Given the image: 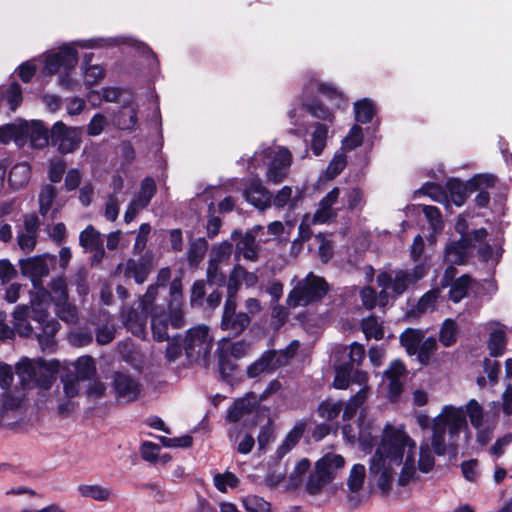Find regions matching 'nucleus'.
Returning a JSON list of instances; mask_svg holds the SVG:
<instances>
[{
  "mask_svg": "<svg viewBox=\"0 0 512 512\" xmlns=\"http://www.w3.org/2000/svg\"><path fill=\"white\" fill-rule=\"evenodd\" d=\"M358 430L357 440L365 452H371L376 445L369 463V475L382 495H389L395 471L401 464L403 467L398 478L399 485L405 486L414 478L416 443L403 425L386 424L377 443L372 425L365 424L362 417L359 419Z\"/></svg>",
  "mask_w": 512,
  "mask_h": 512,
  "instance_id": "nucleus-1",
  "label": "nucleus"
},
{
  "mask_svg": "<svg viewBox=\"0 0 512 512\" xmlns=\"http://www.w3.org/2000/svg\"><path fill=\"white\" fill-rule=\"evenodd\" d=\"M48 293L39 290L31 294L30 306L18 305L13 312V334L23 337L35 336L44 352H53L56 347L55 335L59 330L57 320L47 313Z\"/></svg>",
  "mask_w": 512,
  "mask_h": 512,
  "instance_id": "nucleus-2",
  "label": "nucleus"
},
{
  "mask_svg": "<svg viewBox=\"0 0 512 512\" xmlns=\"http://www.w3.org/2000/svg\"><path fill=\"white\" fill-rule=\"evenodd\" d=\"M247 163V170L254 173L257 169H265V179L268 183L280 184L288 178L293 163L292 152L285 146L261 144L251 157L241 158Z\"/></svg>",
  "mask_w": 512,
  "mask_h": 512,
  "instance_id": "nucleus-3",
  "label": "nucleus"
},
{
  "mask_svg": "<svg viewBox=\"0 0 512 512\" xmlns=\"http://www.w3.org/2000/svg\"><path fill=\"white\" fill-rule=\"evenodd\" d=\"M467 428L464 408L446 405L432 420L431 446L435 454L444 455L447 447L456 451L458 437L461 431Z\"/></svg>",
  "mask_w": 512,
  "mask_h": 512,
  "instance_id": "nucleus-4",
  "label": "nucleus"
},
{
  "mask_svg": "<svg viewBox=\"0 0 512 512\" xmlns=\"http://www.w3.org/2000/svg\"><path fill=\"white\" fill-rule=\"evenodd\" d=\"M317 89V91L322 94L323 96L327 97L331 100H338L342 101L343 96L342 92L338 90L337 87H335L331 83L326 82H320L318 80H311L305 87L303 91V98L307 97L308 92L311 90ZM306 112L311 114L313 117L325 120V121H332L333 119V113L330 109L323 106L319 103L314 104H308L305 102V99H303V104L301 107L292 108L288 111V117L290 120V124L294 126V129H291L292 133L295 134H302L305 135L307 132V126H306Z\"/></svg>",
  "mask_w": 512,
  "mask_h": 512,
  "instance_id": "nucleus-5",
  "label": "nucleus"
},
{
  "mask_svg": "<svg viewBox=\"0 0 512 512\" xmlns=\"http://www.w3.org/2000/svg\"><path fill=\"white\" fill-rule=\"evenodd\" d=\"M43 75L59 76L58 83L66 89H72L77 81L71 76V72L78 63V52L74 46L65 44L58 51H50L41 56Z\"/></svg>",
  "mask_w": 512,
  "mask_h": 512,
  "instance_id": "nucleus-6",
  "label": "nucleus"
},
{
  "mask_svg": "<svg viewBox=\"0 0 512 512\" xmlns=\"http://www.w3.org/2000/svg\"><path fill=\"white\" fill-rule=\"evenodd\" d=\"M159 285H150L145 294L140 298L142 312L151 318V330L156 341L168 340V310L160 305Z\"/></svg>",
  "mask_w": 512,
  "mask_h": 512,
  "instance_id": "nucleus-7",
  "label": "nucleus"
},
{
  "mask_svg": "<svg viewBox=\"0 0 512 512\" xmlns=\"http://www.w3.org/2000/svg\"><path fill=\"white\" fill-rule=\"evenodd\" d=\"M293 289L288 295L290 307L306 306L320 300L328 291V283L324 278L308 273L305 278L292 280Z\"/></svg>",
  "mask_w": 512,
  "mask_h": 512,
  "instance_id": "nucleus-8",
  "label": "nucleus"
},
{
  "mask_svg": "<svg viewBox=\"0 0 512 512\" xmlns=\"http://www.w3.org/2000/svg\"><path fill=\"white\" fill-rule=\"evenodd\" d=\"M16 369L23 384L33 383L38 387L48 389L51 387L54 373L58 369V362L55 360L24 359L17 365Z\"/></svg>",
  "mask_w": 512,
  "mask_h": 512,
  "instance_id": "nucleus-9",
  "label": "nucleus"
},
{
  "mask_svg": "<svg viewBox=\"0 0 512 512\" xmlns=\"http://www.w3.org/2000/svg\"><path fill=\"white\" fill-rule=\"evenodd\" d=\"M213 346V337L206 325L189 329L183 339V348L189 363L206 365Z\"/></svg>",
  "mask_w": 512,
  "mask_h": 512,
  "instance_id": "nucleus-10",
  "label": "nucleus"
},
{
  "mask_svg": "<svg viewBox=\"0 0 512 512\" xmlns=\"http://www.w3.org/2000/svg\"><path fill=\"white\" fill-rule=\"evenodd\" d=\"M345 464L344 458L339 454L327 453L320 458L315 465V471L309 475L307 491L310 494H318L322 488L330 483L336 473Z\"/></svg>",
  "mask_w": 512,
  "mask_h": 512,
  "instance_id": "nucleus-11",
  "label": "nucleus"
},
{
  "mask_svg": "<svg viewBox=\"0 0 512 512\" xmlns=\"http://www.w3.org/2000/svg\"><path fill=\"white\" fill-rule=\"evenodd\" d=\"M54 261L55 256L48 253L19 260L21 274L31 280L36 292L44 290L42 288V279L48 276L50 265Z\"/></svg>",
  "mask_w": 512,
  "mask_h": 512,
  "instance_id": "nucleus-12",
  "label": "nucleus"
},
{
  "mask_svg": "<svg viewBox=\"0 0 512 512\" xmlns=\"http://www.w3.org/2000/svg\"><path fill=\"white\" fill-rule=\"evenodd\" d=\"M51 141L60 153H71L77 149L80 144V129L67 127L63 122H57L53 125L51 130Z\"/></svg>",
  "mask_w": 512,
  "mask_h": 512,
  "instance_id": "nucleus-13",
  "label": "nucleus"
},
{
  "mask_svg": "<svg viewBox=\"0 0 512 512\" xmlns=\"http://www.w3.org/2000/svg\"><path fill=\"white\" fill-rule=\"evenodd\" d=\"M378 286L383 290L380 293V299L382 295L386 294L387 291L391 290L393 294L399 296L403 294L412 284L408 270H392L390 272H381L377 275Z\"/></svg>",
  "mask_w": 512,
  "mask_h": 512,
  "instance_id": "nucleus-14",
  "label": "nucleus"
},
{
  "mask_svg": "<svg viewBox=\"0 0 512 512\" xmlns=\"http://www.w3.org/2000/svg\"><path fill=\"white\" fill-rule=\"evenodd\" d=\"M112 388L116 398L125 402L136 400L141 393V384L134 377L123 372L114 373Z\"/></svg>",
  "mask_w": 512,
  "mask_h": 512,
  "instance_id": "nucleus-15",
  "label": "nucleus"
},
{
  "mask_svg": "<svg viewBox=\"0 0 512 512\" xmlns=\"http://www.w3.org/2000/svg\"><path fill=\"white\" fill-rule=\"evenodd\" d=\"M169 324L174 329L184 326L182 284L179 279L170 283V299L167 303Z\"/></svg>",
  "mask_w": 512,
  "mask_h": 512,
  "instance_id": "nucleus-16",
  "label": "nucleus"
},
{
  "mask_svg": "<svg viewBox=\"0 0 512 512\" xmlns=\"http://www.w3.org/2000/svg\"><path fill=\"white\" fill-rule=\"evenodd\" d=\"M243 196L248 203L260 210L266 209L271 204V194L258 178H253L246 184Z\"/></svg>",
  "mask_w": 512,
  "mask_h": 512,
  "instance_id": "nucleus-17",
  "label": "nucleus"
},
{
  "mask_svg": "<svg viewBox=\"0 0 512 512\" xmlns=\"http://www.w3.org/2000/svg\"><path fill=\"white\" fill-rule=\"evenodd\" d=\"M122 268L126 278H133L137 284H142L146 281L152 270V262L151 259L145 255L139 259H128L124 264L118 266V269Z\"/></svg>",
  "mask_w": 512,
  "mask_h": 512,
  "instance_id": "nucleus-18",
  "label": "nucleus"
},
{
  "mask_svg": "<svg viewBox=\"0 0 512 512\" xmlns=\"http://www.w3.org/2000/svg\"><path fill=\"white\" fill-rule=\"evenodd\" d=\"M260 230H262V227L257 225L254 226L250 232H247L244 235L239 234V239L236 242V255L242 256L244 259L250 261L257 260L258 246L256 244L255 238Z\"/></svg>",
  "mask_w": 512,
  "mask_h": 512,
  "instance_id": "nucleus-19",
  "label": "nucleus"
},
{
  "mask_svg": "<svg viewBox=\"0 0 512 512\" xmlns=\"http://www.w3.org/2000/svg\"><path fill=\"white\" fill-rule=\"evenodd\" d=\"M23 145L29 139L34 148H43L48 144V132L39 121H22Z\"/></svg>",
  "mask_w": 512,
  "mask_h": 512,
  "instance_id": "nucleus-20",
  "label": "nucleus"
},
{
  "mask_svg": "<svg viewBox=\"0 0 512 512\" xmlns=\"http://www.w3.org/2000/svg\"><path fill=\"white\" fill-rule=\"evenodd\" d=\"M148 315L133 308L123 309L121 319L125 327L135 336L144 338Z\"/></svg>",
  "mask_w": 512,
  "mask_h": 512,
  "instance_id": "nucleus-21",
  "label": "nucleus"
},
{
  "mask_svg": "<svg viewBox=\"0 0 512 512\" xmlns=\"http://www.w3.org/2000/svg\"><path fill=\"white\" fill-rule=\"evenodd\" d=\"M271 200L277 208L287 207L289 210H295L302 200V191L299 188L283 186Z\"/></svg>",
  "mask_w": 512,
  "mask_h": 512,
  "instance_id": "nucleus-22",
  "label": "nucleus"
},
{
  "mask_svg": "<svg viewBox=\"0 0 512 512\" xmlns=\"http://www.w3.org/2000/svg\"><path fill=\"white\" fill-rule=\"evenodd\" d=\"M405 372V366L399 360L393 361L385 371V377L389 380L388 387L391 396L396 397L402 391Z\"/></svg>",
  "mask_w": 512,
  "mask_h": 512,
  "instance_id": "nucleus-23",
  "label": "nucleus"
},
{
  "mask_svg": "<svg viewBox=\"0 0 512 512\" xmlns=\"http://www.w3.org/2000/svg\"><path fill=\"white\" fill-rule=\"evenodd\" d=\"M490 334L488 349L492 357L501 356L506 348V329L499 323H492L489 326Z\"/></svg>",
  "mask_w": 512,
  "mask_h": 512,
  "instance_id": "nucleus-24",
  "label": "nucleus"
},
{
  "mask_svg": "<svg viewBox=\"0 0 512 512\" xmlns=\"http://www.w3.org/2000/svg\"><path fill=\"white\" fill-rule=\"evenodd\" d=\"M251 318L247 313L234 312L233 314L223 315L221 320V329L229 331L233 335L241 334L250 324Z\"/></svg>",
  "mask_w": 512,
  "mask_h": 512,
  "instance_id": "nucleus-25",
  "label": "nucleus"
},
{
  "mask_svg": "<svg viewBox=\"0 0 512 512\" xmlns=\"http://www.w3.org/2000/svg\"><path fill=\"white\" fill-rule=\"evenodd\" d=\"M476 243L475 241H463V239L451 243L445 250V260L451 264H463L469 256V248Z\"/></svg>",
  "mask_w": 512,
  "mask_h": 512,
  "instance_id": "nucleus-26",
  "label": "nucleus"
},
{
  "mask_svg": "<svg viewBox=\"0 0 512 512\" xmlns=\"http://www.w3.org/2000/svg\"><path fill=\"white\" fill-rule=\"evenodd\" d=\"M448 193V204L452 202L456 206H462L470 192H472L467 183L461 182L459 179L451 178L446 183Z\"/></svg>",
  "mask_w": 512,
  "mask_h": 512,
  "instance_id": "nucleus-27",
  "label": "nucleus"
},
{
  "mask_svg": "<svg viewBox=\"0 0 512 512\" xmlns=\"http://www.w3.org/2000/svg\"><path fill=\"white\" fill-rule=\"evenodd\" d=\"M277 354L278 352L276 351L265 352L258 360L248 366L247 375L250 378H255L264 372L273 370L276 364H280L279 360H277L276 363L273 362Z\"/></svg>",
  "mask_w": 512,
  "mask_h": 512,
  "instance_id": "nucleus-28",
  "label": "nucleus"
},
{
  "mask_svg": "<svg viewBox=\"0 0 512 512\" xmlns=\"http://www.w3.org/2000/svg\"><path fill=\"white\" fill-rule=\"evenodd\" d=\"M440 292L438 289H432L426 292L418 301V303L410 310V315L419 317L426 313L433 312L438 303Z\"/></svg>",
  "mask_w": 512,
  "mask_h": 512,
  "instance_id": "nucleus-29",
  "label": "nucleus"
},
{
  "mask_svg": "<svg viewBox=\"0 0 512 512\" xmlns=\"http://www.w3.org/2000/svg\"><path fill=\"white\" fill-rule=\"evenodd\" d=\"M256 402L252 401L249 397L237 399L229 408L227 419L230 422H237L245 415H248L255 408Z\"/></svg>",
  "mask_w": 512,
  "mask_h": 512,
  "instance_id": "nucleus-30",
  "label": "nucleus"
},
{
  "mask_svg": "<svg viewBox=\"0 0 512 512\" xmlns=\"http://www.w3.org/2000/svg\"><path fill=\"white\" fill-rule=\"evenodd\" d=\"M304 432V425L298 424L286 435L285 439L276 450V457L278 460L282 459L289 453L299 442Z\"/></svg>",
  "mask_w": 512,
  "mask_h": 512,
  "instance_id": "nucleus-31",
  "label": "nucleus"
},
{
  "mask_svg": "<svg viewBox=\"0 0 512 512\" xmlns=\"http://www.w3.org/2000/svg\"><path fill=\"white\" fill-rule=\"evenodd\" d=\"M31 175V168L28 163L22 162L14 165L9 173V183L15 189L27 185Z\"/></svg>",
  "mask_w": 512,
  "mask_h": 512,
  "instance_id": "nucleus-32",
  "label": "nucleus"
},
{
  "mask_svg": "<svg viewBox=\"0 0 512 512\" xmlns=\"http://www.w3.org/2000/svg\"><path fill=\"white\" fill-rule=\"evenodd\" d=\"M73 366L76 372L75 378L80 381L92 380L96 374L95 361L91 356L79 357Z\"/></svg>",
  "mask_w": 512,
  "mask_h": 512,
  "instance_id": "nucleus-33",
  "label": "nucleus"
},
{
  "mask_svg": "<svg viewBox=\"0 0 512 512\" xmlns=\"http://www.w3.org/2000/svg\"><path fill=\"white\" fill-rule=\"evenodd\" d=\"M14 141L17 146H23L22 121L0 126V144Z\"/></svg>",
  "mask_w": 512,
  "mask_h": 512,
  "instance_id": "nucleus-34",
  "label": "nucleus"
},
{
  "mask_svg": "<svg viewBox=\"0 0 512 512\" xmlns=\"http://www.w3.org/2000/svg\"><path fill=\"white\" fill-rule=\"evenodd\" d=\"M79 244L86 252H92L103 245L101 233L92 225H88L79 235Z\"/></svg>",
  "mask_w": 512,
  "mask_h": 512,
  "instance_id": "nucleus-35",
  "label": "nucleus"
},
{
  "mask_svg": "<svg viewBox=\"0 0 512 512\" xmlns=\"http://www.w3.org/2000/svg\"><path fill=\"white\" fill-rule=\"evenodd\" d=\"M78 492L82 497L91 498L95 501L104 502L109 501L113 495L112 490L108 487L101 485H80Z\"/></svg>",
  "mask_w": 512,
  "mask_h": 512,
  "instance_id": "nucleus-36",
  "label": "nucleus"
},
{
  "mask_svg": "<svg viewBox=\"0 0 512 512\" xmlns=\"http://www.w3.org/2000/svg\"><path fill=\"white\" fill-rule=\"evenodd\" d=\"M424 338V332L418 329L408 328L400 336V342L410 355H415Z\"/></svg>",
  "mask_w": 512,
  "mask_h": 512,
  "instance_id": "nucleus-37",
  "label": "nucleus"
},
{
  "mask_svg": "<svg viewBox=\"0 0 512 512\" xmlns=\"http://www.w3.org/2000/svg\"><path fill=\"white\" fill-rule=\"evenodd\" d=\"M328 138V127L322 123H316L311 135V150L314 155L319 156L326 147Z\"/></svg>",
  "mask_w": 512,
  "mask_h": 512,
  "instance_id": "nucleus-38",
  "label": "nucleus"
},
{
  "mask_svg": "<svg viewBox=\"0 0 512 512\" xmlns=\"http://www.w3.org/2000/svg\"><path fill=\"white\" fill-rule=\"evenodd\" d=\"M468 227L469 226L466 218L460 215L455 224V229L460 234V239H463V241L481 242L483 239L486 238L487 232L485 229H477L470 233L468 231Z\"/></svg>",
  "mask_w": 512,
  "mask_h": 512,
  "instance_id": "nucleus-39",
  "label": "nucleus"
},
{
  "mask_svg": "<svg viewBox=\"0 0 512 512\" xmlns=\"http://www.w3.org/2000/svg\"><path fill=\"white\" fill-rule=\"evenodd\" d=\"M355 119L362 124L369 123L376 113L373 101L368 98L361 99L354 104Z\"/></svg>",
  "mask_w": 512,
  "mask_h": 512,
  "instance_id": "nucleus-40",
  "label": "nucleus"
},
{
  "mask_svg": "<svg viewBox=\"0 0 512 512\" xmlns=\"http://www.w3.org/2000/svg\"><path fill=\"white\" fill-rule=\"evenodd\" d=\"M219 350L237 360L247 355L250 350V344L243 340L234 343L222 340L219 343Z\"/></svg>",
  "mask_w": 512,
  "mask_h": 512,
  "instance_id": "nucleus-41",
  "label": "nucleus"
},
{
  "mask_svg": "<svg viewBox=\"0 0 512 512\" xmlns=\"http://www.w3.org/2000/svg\"><path fill=\"white\" fill-rule=\"evenodd\" d=\"M368 388H361L353 397H351L345 404L344 412H343V420L352 419L357 410L364 404L367 399Z\"/></svg>",
  "mask_w": 512,
  "mask_h": 512,
  "instance_id": "nucleus-42",
  "label": "nucleus"
},
{
  "mask_svg": "<svg viewBox=\"0 0 512 512\" xmlns=\"http://www.w3.org/2000/svg\"><path fill=\"white\" fill-rule=\"evenodd\" d=\"M366 477V468L362 464H355L352 466L349 477L347 480V485L352 493L359 492L364 484V480Z\"/></svg>",
  "mask_w": 512,
  "mask_h": 512,
  "instance_id": "nucleus-43",
  "label": "nucleus"
},
{
  "mask_svg": "<svg viewBox=\"0 0 512 512\" xmlns=\"http://www.w3.org/2000/svg\"><path fill=\"white\" fill-rule=\"evenodd\" d=\"M21 397L12 393L11 391H5L2 394L0 400V425L8 416L10 411L17 409L21 403Z\"/></svg>",
  "mask_w": 512,
  "mask_h": 512,
  "instance_id": "nucleus-44",
  "label": "nucleus"
},
{
  "mask_svg": "<svg viewBox=\"0 0 512 512\" xmlns=\"http://www.w3.org/2000/svg\"><path fill=\"white\" fill-rule=\"evenodd\" d=\"M457 333L456 323L452 319H446L440 329L439 340L444 346L449 347L456 342Z\"/></svg>",
  "mask_w": 512,
  "mask_h": 512,
  "instance_id": "nucleus-45",
  "label": "nucleus"
},
{
  "mask_svg": "<svg viewBox=\"0 0 512 512\" xmlns=\"http://www.w3.org/2000/svg\"><path fill=\"white\" fill-rule=\"evenodd\" d=\"M471 286V279L467 275H463L453 282L450 289V299L457 303L461 301Z\"/></svg>",
  "mask_w": 512,
  "mask_h": 512,
  "instance_id": "nucleus-46",
  "label": "nucleus"
},
{
  "mask_svg": "<svg viewBox=\"0 0 512 512\" xmlns=\"http://www.w3.org/2000/svg\"><path fill=\"white\" fill-rule=\"evenodd\" d=\"M420 193L428 195L432 200L448 205V193L447 188L444 189L439 184L436 183H425L421 189Z\"/></svg>",
  "mask_w": 512,
  "mask_h": 512,
  "instance_id": "nucleus-47",
  "label": "nucleus"
},
{
  "mask_svg": "<svg viewBox=\"0 0 512 512\" xmlns=\"http://www.w3.org/2000/svg\"><path fill=\"white\" fill-rule=\"evenodd\" d=\"M55 313L62 321L69 324L76 323L78 320L77 309L74 305L69 303L68 300L56 302Z\"/></svg>",
  "mask_w": 512,
  "mask_h": 512,
  "instance_id": "nucleus-48",
  "label": "nucleus"
},
{
  "mask_svg": "<svg viewBox=\"0 0 512 512\" xmlns=\"http://www.w3.org/2000/svg\"><path fill=\"white\" fill-rule=\"evenodd\" d=\"M48 293L47 304L50 305V299L56 305V302H63L68 300V294L66 289V283L62 278L54 279L51 282V293L45 290Z\"/></svg>",
  "mask_w": 512,
  "mask_h": 512,
  "instance_id": "nucleus-49",
  "label": "nucleus"
},
{
  "mask_svg": "<svg viewBox=\"0 0 512 512\" xmlns=\"http://www.w3.org/2000/svg\"><path fill=\"white\" fill-rule=\"evenodd\" d=\"M242 505L247 512H270L271 505L262 497L248 495L242 499Z\"/></svg>",
  "mask_w": 512,
  "mask_h": 512,
  "instance_id": "nucleus-50",
  "label": "nucleus"
},
{
  "mask_svg": "<svg viewBox=\"0 0 512 512\" xmlns=\"http://www.w3.org/2000/svg\"><path fill=\"white\" fill-rule=\"evenodd\" d=\"M343 408L341 401L326 400L318 406V414L326 420H334L338 417Z\"/></svg>",
  "mask_w": 512,
  "mask_h": 512,
  "instance_id": "nucleus-51",
  "label": "nucleus"
},
{
  "mask_svg": "<svg viewBox=\"0 0 512 512\" xmlns=\"http://www.w3.org/2000/svg\"><path fill=\"white\" fill-rule=\"evenodd\" d=\"M213 482L215 487L222 493H226L228 488H236L240 483L237 476L231 472L216 474Z\"/></svg>",
  "mask_w": 512,
  "mask_h": 512,
  "instance_id": "nucleus-52",
  "label": "nucleus"
},
{
  "mask_svg": "<svg viewBox=\"0 0 512 512\" xmlns=\"http://www.w3.org/2000/svg\"><path fill=\"white\" fill-rule=\"evenodd\" d=\"M362 329L367 338L380 340L384 336L382 324L374 316H370L363 320Z\"/></svg>",
  "mask_w": 512,
  "mask_h": 512,
  "instance_id": "nucleus-53",
  "label": "nucleus"
},
{
  "mask_svg": "<svg viewBox=\"0 0 512 512\" xmlns=\"http://www.w3.org/2000/svg\"><path fill=\"white\" fill-rule=\"evenodd\" d=\"M3 100L7 102L10 109L15 111L22 102V90L18 83L10 84L3 92Z\"/></svg>",
  "mask_w": 512,
  "mask_h": 512,
  "instance_id": "nucleus-54",
  "label": "nucleus"
},
{
  "mask_svg": "<svg viewBox=\"0 0 512 512\" xmlns=\"http://www.w3.org/2000/svg\"><path fill=\"white\" fill-rule=\"evenodd\" d=\"M56 195L57 191L51 185H46L41 190L39 194V211L41 215L45 216L50 211Z\"/></svg>",
  "mask_w": 512,
  "mask_h": 512,
  "instance_id": "nucleus-55",
  "label": "nucleus"
},
{
  "mask_svg": "<svg viewBox=\"0 0 512 512\" xmlns=\"http://www.w3.org/2000/svg\"><path fill=\"white\" fill-rule=\"evenodd\" d=\"M347 164L346 156L343 152H337L325 171V177L329 180L338 176Z\"/></svg>",
  "mask_w": 512,
  "mask_h": 512,
  "instance_id": "nucleus-56",
  "label": "nucleus"
},
{
  "mask_svg": "<svg viewBox=\"0 0 512 512\" xmlns=\"http://www.w3.org/2000/svg\"><path fill=\"white\" fill-rule=\"evenodd\" d=\"M151 226L149 223H142L137 231L136 239L133 245V254L141 255L146 248Z\"/></svg>",
  "mask_w": 512,
  "mask_h": 512,
  "instance_id": "nucleus-57",
  "label": "nucleus"
},
{
  "mask_svg": "<svg viewBox=\"0 0 512 512\" xmlns=\"http://www.w3.org/2000/svg\"><path fill=\"white\" fill-rule=\"evenodd\" d=\"M155 193L156 183L154 179L151 177H146L142 180L139 191L134 197L149 205Z\"/></svg>",
  "mask_w": 512,
  "mask_h": 512,
  "instance_id": "nucleus-58",
  "label": "nucleus"
},
{
  "mask_svg": "<svg viewBox=\"0 0 512 512\" xmlns=\"http://www.w3.org/2000/svg\"><path fill=\"white\" fill-rule=\"evenodd\" d=\"M436 348H437L436 339L433 337H429V338L421 341L418 351L416 352L415 355H417L418 360L422 364H427L429 362L431 356L435 352Z\"/></svg>",
  "mask_w": 512,
  "mask_h": 512,
  "instance_id": "nucleus-59",
  "label": "nucleus"
},
{
  "mask_svg": "<svg viewBox=\"0 0 512 512\" xmlns=\"http://www.w3.org/2000/svg\"><path fill=\"white\" fill-rule=\"evenodd\" d=\"M350 377H351V365L350 364H343V365L336 366L333 386L336 389H347L350 384Z\"/></svg>",
  "mask_w": 512,
  "mask_h": 512,
  "instance_id": "nucleus-60",
  "label": "nucleus"
},
{
  "mask_svg": "<svg viewBox=\"0 0 512 512\" xmlns=\"http://www.w3.org/2000/svg\"><path fill=\"white\" fill-rule=\"evenodd\" d=\"M116 123L121 129H132L137 123V112L134 108H123L116 117Z\"/></svg>",
  "mask_w": 512,
  "mask_h": 512,
  "instance_id": "nucleus-61",
  "label": "nucleus"
},
{
  "mask_svg": "<svg viewBox=\"0 0 512 512\" xmlns=\"http://www.w3.org/2000/svg\"><path fill=\"white\" fill-rule=\"evenodd\" d=\"M465 415L467 414L470 419V423L474 428H477L480 424H483V408L481 405L475 400L471 399L466 405V411L464 410Z\"/></svg>",
  "mask_w": 512,
  "mask_h": 512,
  "instance_id": "nucleus-62",
  "label": "nucleus"
},
{
  "mask_svg": "<svg viewBox=\"0 0 512 512\" xmlns=\"http://www.w3.org/2000/svg\"><path fill=\"white\" fill-rule=\"evenodd\" d=\"M422 211L429 221L430 226L434 232H439L443 228V221L440 211L435 206L423 205Z\"/></svg>",
  "mask_w": 512,
  "mask_h": 512,
  "instance_id": "nucleus-63",
  "label": "nucleus"
},
{
  "mask_svg": "<svg viewBox=\"0 0 512 512\" xmlns=\"http://www.w3.org/2000/svg\"><path fill=\"white\" fill-rule=\"evenodd\" d=\"M120 200L116 194H109L106 198L104 217L110 221L115 222L119 216Z\"/></svg>",
  "mask_w": 512,
  "mask_h": 512,
  "instance_id": "nucleus-64",
  "label": "nucleus"
}]
</instances>
